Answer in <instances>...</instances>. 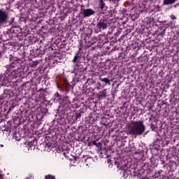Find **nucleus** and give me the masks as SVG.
Returning a JSON list of instances; mask_svg holds the SVG:
<instances>
[{
	"mask_svg": "<svg viewBox=\"0 0 179 179\" xmlns=\"http://www.w3.org/2000/svg\"><path fill=\"white\" fill-rule=\"evenodd\" d=\"M146 131V127L143 124V121L133 122L129 124L127 129V135L132 136H141Z\"/></svg>",
	"mask_w": 179,
	"mask_h": 179,
	"instance_id": "f257e3e1",
	"label": "nucleus"
},
{
	"mask_svg": "<svg viewBox=\"0 0 179 179\" xmlns=\"http://www.w3.org/2000/svg\"><path fill=\"white\" fill-rule=\"evenodd\" d=\"M8 20H9L8 13L3 8L0 9V26L7 23Z\"/></svg>",
	"mask_w": 179,
	"mask_h": 179,
	"instance_id": "f03ea898",
	"label": "nucleus"
},
{
	"mask_svg": "<svg viewBox=\"0 0 179 179\" xmlns=\"http://www.w3.org/2000/svg\"><path fill=\"white\" fill-rule=\"evenodd\" d=\"M82 15L83 17H89L92 15H94V11L92 8H87L83 10Z\"/></svg>",
	"mask_w": 179,
	"mask_h": 179,
	"instance_id": "7ed1b4c3",
	"label": "nucleus"
},
{
	"mask_svg": "<svg viewBox=\"0 0 179 179\" xmlns=\"http://www.w3.org/2000/svg\"><path fill=\"white\" fill-rule=\"evenodd\" d=\"M98 27H99V29H107V21H106V20L102 19L100 20V22L98 23Z\"/></svg>",
	"mask_w": 179,
	"mask_h": 179,
	"instance_id": "20e7f679",
	"label": "nucleus"
},
{
	"mask_svg": "<svg viewBox=\"0 0 179 179\" xmlns=\"http://www.w3.org/2000/svg\"><path fill=\"white\" fill-rule=\"evenodd\" d=\"M177 0H164L163 3L164 5H173Z\"/></svg>",
	"mask_w": 179,
	"mask_h": 179,
	"instance_id": "39448f33",
	"label": "nucleus"
},
{
	"mask_svg": "<svg viewBox=\"0 0 179 179\" xmlns=\"http://www.w3.org/2000/svg\"><path fill=\"white\" fill-rule=\"evenodd\" d=\"M92 145H94V146H96V148H101L102 144L101 143H96V141H92Z\"/></svg>",
	"mask_w": 179,
	"mask_h": 179,
	"instance_id": "423d86ee",
	"label": "nucleus"
},
{
	"mask_svg": "<svg viewBox=\"0 0 179 179\" xmlns=\"http://www.w3.org/2000/svg\"><path fill=\"white\" fill-rule=\"evenodd\" d=\"M106 6V3L103 0H99V8L100 9H103Z\"/></svg>",
	"mask_w": 179,
	"mask_h": 179,
	"instance_id": "0eeeda50",
	"label": "nucleus"
},
{
	"mask_svg": "<svg viewBox=\"0 0 179 179\" xmlns=\"http://www.w3.org/2000/svg\"><path fill=\"white\" fill-rule=\"evenodd\" d=\"M107 96V92L103 91L101 92V94H99V99H103V97H106Z\"/></svg>",
	"mask_w": 179,
	"mask_h": 179,
	"instance_id": "6e6552de",
	"label": "nucleus"
},
{
	"mask_svg": "<svg viewBox=\"0 0 179 179\" xmlns=\"http://www.w3.org/2000/svg\"><path fill=\"white\" fill-rule=\"evenodd\" d=\"M101 82H104L105 83H110V80L107 78H100Z\"/></svg>",
	"mask_w": 179,
	"mask_h": 179,
	"instance_id": "1a4fd4ad",
	"label": "nucleus"
},
{
	"mask_svg": "<svg viewBox=\"0 0 179 179\" xmlns=\"http://www.w3.org/2000/svg\"><path fill=\"white\" fill-rule=\"evenodd\" d=\"M45 179H55V177L54 176L48 175L45 177Z\"/></svg>",
	"mask_w": 179,
	"mask_h": 179,
	"instance_id": "9d476101",
	"label": "nucleus"
},
{
	"mask_svg": "<svg viewBox=\"0 0 179 179\" xmlns=\"http://www.w3.org/2000/svg\"><path fill=\"white\" fill-rule=\"evenodd\" d=\"M78 54H76L73 59V62H76V61H78Z\"/></svg>",
	"mask_w": 179,
	"mask_h": 179,
	"instance_id": "9b49d317",
	"label": "nucleus"
},
{
	"mask_svg": "<svg viewBox=\"0 0 179 179\" xmlns=\"http://www.w3.org/2000/svg\"><path fill=\"white\" fill-rule=\"evenodd\" d=\"M157 9H160V6H157Z\"/></svg>",
	"mask_w": 179,
	"mask_h": 179,
	"instance_id": "f8f14e48",
	"label": "nucleus"
},
{
	"mask_svg": "<svg viewBox=\"0 0 179 179\" xmlns=\"http://www.w3.org/2000/svg\"><path fill=\"white\" fill-rule=\"evenodd\" d=\"M0 146H1V148H3V145H1Z\"/></svg>",
	"mask_w": 179,
	"mask_h": 179,
	"instance_id": "ddd939ff",
	"label": "nucleus"
},
{
	"mask_svg": "<svg viewBox=\"0 0 179 179\" xmlns=\"http://www.w3.org/2000/svg\"><path fill=\"white\" fill-rule=\"evenodd\" d=\"M2 55V53L0 52V57Z\"/></svg>",
	"mask_w": 179,
	"mask_h": 179,
	"instance_id": "4468645a",
	"label": "nucleus"
},
{
	"mask_svg": "<svg viewBox=\"0 0 179 179\" xmlns=\"http://www.w3.org/2000/svg\"><path fill=\"white\" fill-rule=\"evenodd\" d=\"M173 19H176V17H173Z\"/></svg>",
	"mask_w": 179,
	"mask_h": 179,
	"instance_id": "2eb2a0df",
	"label": "nucleus"
},
{
	"mask_svg": "<svg viewBox=\"0 0 179 179\" xmlns=\"http://www.w3.org/2000/svg\"><path fill=\"white\" fill-rule=\"evenodd\" d=\"M13 66H15V65H13Z\"/></svg>",
	"mask_w": 179,
	"mask_h": 179,
	"instance_id": "dca6fc26",
	"label": "nucleus"
},
{
	"mask_svg": "<svg viewBox=\"0 0 179 179\" xmlns=\"http://www.w3.org/2000/svg\"><path fill=\"white\" fill-rule=\"evenodd\" d=\"M64 155L65 156V153H64Z\"/></svg>",
	"mask_w": 179,
	"mask_h": 179,
	"instance_id": "f3484780",
	"label": "nucleus"
}]
</instances>
